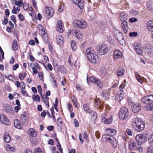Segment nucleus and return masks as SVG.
<instances>
[{
  "mask_svg": "<svg viewBox=\"0 0 153 153\" xmlns=\"http://www.w3.org/2000/svg\"><path fill=\"white\" fill-rule=\"evenodd\" d=\"M142 102L146 104L149 111H153V95H150L144 96L141 99Z\"/></svg>",
  "mask_w": 153,
  "mask_h": 153,
  "instance_id": "1",
  "label": "nucleus"
},
{
  "mask_svg": "<svg viewBox=\"0 0 153 153\" xmlns=\"http://www.w3.org/2000/svg\"><path fill=\"white\" fill-rule=\"evenodd\" d=\"M86 54L88 59L91 63H95L98 61L97 56L95 52L91 48H89L86 50Z\"/></svg>",
  "mask_w": 153,
  "mask_h": 153,
  "instance_id": "2",
  "label": "nucleus"
},
{
  "mask_svg": "<svg viewBox=\"0 0 153 153\" xmlns=\"http://www.w3.org/2000/svg\"><path fill=\"white\" fill-rule=\"evenodd\" d=\"M134 124L136 126L135 129L137 131H140L144 129L145 123L140 118H136L134 121Z\"/></svg>",
  "mask_w": 153,
  "mask_h": 153,
  "instance_id": "3",
  "label": "nucleus"
},
{
  "mask_svg": "<svg viewBox=\"0 0 153 153\" xmlns=\"http://www.w3.org/2000/svg\"><path fill=\"white\" fill-rule=\"evenodd\" d=\"M105 132L107 135H104L102 136L103 138H106L108 140H111L114 139V135L116 134V131L115 130L110 128H108L106 129Z\"/></svg>",
  "mask_w": 153,
  "mask_h": 153,
  "instance_id": "4",
  "label": "nucleus"
},
{
  "mask_svg": "<svg viewBox=\"0 0 153 153\" xmlns=\"http://www.w3.org/2000/svg\"><path fill=\"white\" fill-rule=\"evenodd\" d=\"M73 24L75 27L81 29H85L87 27L86 22L83 20H75L73 22Z\"/></svg>",
  "mask_w": 153,
  "mask_h": 153,
  "instance_id": "5",
  "label": "nucleus"
},
{
  "mask_svg": "<svg viewBox=\"0 0 153 153\" xmlns=\"http://www.w3.org/2000/svg\"><path fill=\"white\" fill-rule=\"evenodd\" d=\"M128 114L127 108L126 107H123L119 112V118L121 120L126 119L128 117Z\"/></svg>",
  "mask_w": 153,
  "mask_h": 153,
  "instance_id": "6",
  "label": "nucleus"
},
{
  "mask_svg": "<svg viewBox=\"0 0 153 153\" xmlns=\"http://www.w3.org/2000/svg\"><path fill=\"white\" fill-rule=\"evenodd\" d=\"M97 52L100 55L105 54L108 51V48L105 44L99 45L97 48Z\"/></svg>",
  "mask_w": 153,
  "mask_h": 153,
  "instance_id": "7",
  "label": "nucleus"
},
{
  "mask_svg": "<svg viewBox=\"0 0 153 153\" xmlns=\"http://www.w3.org/2000/svg\"><path fill=\"white\" fill-rule=\"evenodd\" d=\"M114 34L121 44L125 42L123 35L119 30L116 29H114Z\"/></svg>",
  "mask_w": 153,
  "mask_h": 153,
  "instance_id": "8",
  "label": "nucleus"
},
{
  "mask_svg": "<svg viewBox=\"0 0 153 153\" xmlns=\"http://www.w3.org/2000/svg\"><path fill=\"white\" fill-rule=\"evenodd\" d=\"M54 14L53 9L50 7H46L45 9L44 15L47 18L52 17Z\"/></svg>",
  "mask_w": 153,
  "mask_h": 153,
  "instance_id": "9",
  "label": "nucleus"
},
{
  "mask_svg": "<svg viewBox=\"0 0 153 153\" xmlns=\"http://www.w3.org/2000/svg\"><path fill=\"white\" fill-rule=\"evenodd\" d=\"M135 140L138 144L144 143L147 140L146 137L143 134H138L135 137Z\"/></svg>",
  "mask_w": 153,
  "mask_h": 153,
  "instance_id": "10",
  "label": "nucleus"
},
{
  "mask_svg": "<svg viewBox=\"0 0 153 153\" xmlns=\"http://www.w3.org/2000/svg\"><path fill=\"white\" fill-rule=\"evenodd\" d=\"M107 117L105 114H102L101 118L102 122L107 124L111 123L112 121L111 117L109 118H108Z\"/></svg>",
  "mask_w": 153,
  "mask_h": 153,
  "instance_id": "11",
  "label": "nucleus"
},
{
  "mask_svg": "<svg viewBox=\"0 0 153 153\" xmlns=\"http://www.w3.org/2000/svg\"><path fill=\"white\" fill-rule=\"evenodd\" d=\"M0 121L3 124L8 125L10 124V122L8 119L4 114L0 116Z\"/></svg>",
  "mask_w": 153,
  "mask_h": 153,
  "instance_id": "12",
  "label": "nucleus"
},
{
  "mask_svg": "<svg viewBox=\"0 0 153 153\" xmlns=\"http://www.w3.org/2000/svg\"><path fill=\"white\" fill-rule=\"evenodd\" d=\"M135 47H136L135 50L137 54L142 55L143 53V51L141 44L140 43H136L135 45H134Z\"/></svg>",
  "mask_w": 153,
  "mask_h": 153,
  "instance_id": "13",
  "label": "nucleus"
},
{
  "mask_svg": "<svg viewBox=\"0 0 153 153\" xmlns=\"http://www.w3.org/2000/svg\"><path fill=\"white\" fill-rule=\"evenodd\" d=\"M4 109L6 112L10 115H12L15 113L12 107L8 105L4 107Z\"/></svg>",
  "mask_w": 153,
  "mask_h": 153,
  "instance_id": "14",
  "label": "nucleus"
},
{
  "mask_svg": "<svg viewBox=\"0 0 153 153\" xmlns=\"http://www.w3.org/2000/svg\"><path fill=\"white\" fill-rule=\"evenodd\" d=\"M75 34L77 39L80 41H82L83 39L82 33L79 30L76 29L75 31Z\"/></svg>",
  "mask_w": 153,
  "mask_h": 153,
  "instance_id": "15",
  "label": "nucleus"
},
{
  "mask_svg": "<svg viewBox=\"0 0 153 153\" xmlns=\"http://www.w3.org/2000/svg\"><path fill=\"white\" fill-rule=\"evenodd\" d=\"M145 51L146 53L150 54L153 51V47L150 45L147 44L145 45Z\"/></svg>",
  "mask_w": 153,
  "mask_h": 153,
  "instance_id": "16",
  "label": "nucleus"
},
{
  "mask_svg": "<svg viewBox=\"0 0 153 153\" xmlns=\"http://www.w3.org/2000/svg\"><path fill=\"white\" fill-rule=\"evenodd\" d=\"M28 114L26 112H24L21 114L20 118L21 121L23 123H26L27 122Z\"/></svg>",
  "mask_w": 153,
  "mask_h": 153,
  "instance_id": "17",
  "label": "nucleus"
},
{
  "mask_svg": "<svg viewBox=\"0 0 153 153\" xmlns=\"http://www.w3.org/2000/svg\"><path fill=\"white\" fill-rule=\"evenodd\" d=\"M56 29L59 32H63V30L62 25V23L61 21H58L56 25Z\"/></svg>",
  "mask_w": 153,
  "mask_h": 153,
  "instance_id": "18",
  "label": "nucleus"
},
{
  "mask_svg": "<svg viewBox=\"0 0 153 153\" xmlns=\"http://www.w3.org/2000/svg\"><path fill=\"white\" fill-rule=\"evenodd\" d=\"M121 27L123 30L124 33H127L128 29V26L127 22L126 21H124L121 23Z\"/></svg>",
  "mask_w": 153,
  "mask_h": 153,
  "instance_id": "19",
  "label": "nucleus"
},
{
  "mask_svg": "<svg viewBox=\"0 0 153 153\" xmlns=\"http://www.w3.org/2000/svg\"><path fill=\"white\" fill-rule=\"evenodd\" d=\"M114 58V59L120 58L122 57V53L118 50L115 51L113 53Z\"/></svg>",
  "mask_w": 153,
  "mask_h": 153,
  "instance_id": "20",
  "label": "nucleus"
},
{
  "mask_svg": "<svg viewBox=\"0 0 153 153\" xmlns=\"http://www.w3.org/2000/svg\"><path fill=\"white\" fill-rule=\"evenodd\" d=\"M28 133V134L32 137H35L37 135V132L33 128H30L29 129Z\"/></svg>",
  "mask_w": 153,
  "mask_h": 153,
  "instance_id": "21",
  "label": "nucleus"
},
{
  "mask_svg": "<svg viewBox=\"0 0 153 153\" xmlns=\"http://www.w3.org/2000/svg\"><path fill=\"white\" fill-rule=\"evenodd\" d=\"M127 15L125 12H122L120 14L119 18L120 20L122 21H126L127 19Z\"/></svg>",
  "mask_w": 153,
  "mask_h": 153,
  "instance_id": "22",
  "label": "nucleus"
},
{
  "mask_svg": "<svg viewBox=\"0 0 153 153\" xmlns=\"http://www.w3.org/2000/svg\"><path fill=\"white\" fill-rule=\"evenodd\" d=\"M56 39L57 42L58 44L60 45L62 44L64 42L63 37L60 35H57L56 36Z\"/></svg>",
  "mask_w": 153,
  "mask_h": 153,
  "instance_id": "23",
  "label": "nucleus"
},
{
  "mask_svg": "<svg viewBox=\"0 0 153 153\" xmlns=\"http://www.w3.org/2000/svg\"><path fill=\"white\" fill-rule=\"evenodd\" d=\"M147 27L150 31H153V21L150 20L147 23Z\"/></svg>",
  "mask_w": 153,
  "mask_h": 153,
  "instance_id": "24",
  "label": "nucleus"
},
{
  "mask_svg": "<svg viewBox=\"0 0 153 153\" xmlns=\"http://www.w3.org/2000/svg\"><path fill=\"white\" fill-rule=\"evenodd\" d=\"M11 48L13 51H15L18 50V44L16 40H13V43L12 44Z\"/></svg>",
  "mask_w": 153,
  "mask_h": 153,
  "instance_id": "25",
  "label": "nucleus"
},
{
  "mask_svg": "<svg viewBox=\"0 0 153 153\" xmlns=\"http://www.w3.org/2000/svg\"><path fill=\"white\" fill-rule=\"evenodd\" d=\"M97 79L95 77L93 76H91L88 78L87 76V81L88 84H89L90 81H91L94 83H96V82L97 81Z\"/></svg>",
  "mask_w": 153,
  "mask_h": 153,
  "instance_id": "26",
  "label": "nucleus"
},
{
  "mask_svg": "<svg viewBox=\"0 0 153 153\" xmlns=\"http://www.w3.org/2000/svg\"><path fill=\"white\" fill-rule=\"evenodd\" d=\"M141 107L140 103H137L134 104V113L138 112L141 109Z\"/></svg>",
  "mask_w": 153,
  "mask_h": 153,
  "instance_id": "27",
  "label": "nucleus"
},
{
  "mask_svg": "<svg viewBox=\"0 0 153 153\" xmlns=\"http://www.w3.org/2000/svg\"><path fill=\"white\" fill-rule=\"evenodd\" d=\"M14 124L15 127L20 129L21 128V126L19 121L17 119H15L14 121Z\"/></svg>",
  "mask_w": 153,
  "mask_h": 153,
  "instance_id": "28",
  "label": "nucleus"
},
{
  "mask_svg": "<svg viewBox=\"0 0 153 153\" xmlns=\"http://www.w3.org/2000/svg\"><path fill=\"white\" fill-rule=\"evenodd\" d=\"M37 28L39 30V32L41 35H43L45 34V31L44 29V27L43 26L41 25H38Z\"/></svg>",
  "mask_w": 153,
  "mask_h": 153,
  "instance_id": "29",
  "label": "nucleus"
},
{
  "mask_svg": "<svg viewBox=\"0 0 153 153\" xmlns=\"http://www.w3.org/2000/svg\"><path fill=\"white\" fill-rule=\"evenodd\" d=\"M125 70L123 68H121L118 69L117 72V75L118 76H121L123 75Z\"/></svg>",
  "mask_w": 153,
  "mask_h": 153,
  "instance_id": "30",
  "label": "nucleus"
},
{
  "mask_svg": "<svg viewBox=\"0 0 153 153\" xmlns=\"http://www.w3.org/2000/svg\"><path fill=\"white\" fill-rule=\"evenodd\" d=\"M5 141L7 143H9L10 140V137L9 134L6 132L4 133V137Z\"/></svg>",
  "mask_w": 153,
  "mask_h": 153,
  "instance_id": "31",
  "label": "nucleus"
},
{
  "mask_svg": "<svg viewBox=\"0 0 153 153\" xmlns=\"http://www.w3.org/2000/svg\"><path fill=\"white\" fill-rule=\"evenodd\" d=\"M124 96V94L123 92H120V93H118L117 94L116 97L119 100L121 101L123 100Z\"/></svg>",
  "mask_w": 153,
  "mask_h": 153,
  "instance_id": "32",
  "label": "nucleus"
},
{
  "mask_svg": "<svg viewBox=\"0 0 153 153\" xmlns=\"http://www.w3.org/2000/svg\"><path fill=\"white\" fill-rule=\"evenodd\" d=\"M95 104L96 108H99L100 109L102 108V106H101L100 100L98 99H96L95 100Z\"/></svg>",
  "mask_w": 153,
  "mask_h": 153,
  "instance_id": "33",
  "label": "nucleus"
},
{
  "mask_svg": "<svg viewBox=\"0 0 153 153\" xmlns=\"http://www.w3.org/2000/svg\"><path fill=\"white\" fill-rule=\"evenodd\" d=\"M134 75L137 81L140 83H142L143 82V81L139 74L137 73L134 72Z\"/></svg>",
  "mask_w": 153,
  "mask_h": 153,
  "instance_id": "34",
  "label": "nucleus"
},
{
  "mask_svg": "<svg viewBox=\"0 0 153 153\" xmlns=\"http://www.w3.org/2000/svg\"><path fill=\"white\" fill-rule=\"evenodd\" d=\"M126 81L124 80V82H123L119 87V89L120 92H123L125 88V86H126Z\"/></svg>",
  "mask_w": 153,
  "mask_h": 153,
  "instance_id": "35",
  "label": "nucleus"
},
{
  "mask_svg": "<svg viewBox=\"0 0 153 153\" xmlns=\"http://www.w3.org/2000/svg\"><path fill=\"white\" fill-rule=\"evenodd\" d=\"M57 125L59 127V128L61 129L62 126V120L61 118H59L57 119Z\"/></svg>",
  "mask_w": 153,
  "mask_h": 153,
  "instance_id": "36",
  "label": "nucleus"
},
{
  "mask_svg": "<svg viewBox=\"0 0 153 153\" xmlns=\"http://www.w3.org/2000/svg\"><path fill=\"white\" fill-rule=\"evenodd\" d=\"M129 148L130 149L133 150L134 149V141L131 140L128 142Z\"/></svg>",
  "mask_w": 153,
  "mask_h": 153,
  "instance_id": "37",
  "label": "nucleus"
},
{
  "mask_svg": "<svg viewBox=\"0 0 153 153\" xmlns=\"http://www.w3.org/2000/svg\"><path fill=\"white\" fill-rule=\"evenodd\" d=\"M76 43L75 41L72 40L71 42V45L72 49L74 51H75L76 49Z\"/></svg>",
  "mask_w": 153,
  "mask_h": 153,
  "instance_id": "38",
  "label": "nucleus"
},
{
  "mask_svg": "<svg viewBox=\"0 0 153 153\" xmlns=\"http://www.w3.org/2000/svg\"><path fill=\"white\" fill-rule=\"evenodd\" d=\"M147 6L148 9L150 10H153L152 2L151 1H148L147 4Z\"/></svg>",
  "mask_w": 153,
  "mask_h": 153,
  "instance_id": "39",
  "label": "nucleus"
},
{
  "mask_svg": "<svg viewBox=\"0 0 153 153\" xmlns=\"http://www.w3.org/2000/svg\"><path fill=\"white\" fill-rule=\"evenodd\" d=\"M34 153H44L43 150L39 147H37L34 149Z\"/></svg>",
  "mask_w": 153,
  "mask_h": 153,
  "instance_id": "40",
  "label": "nucleus"
},
{
  "mask_svg": "<svg viewBox=\"0 0 153 153\" xmlns=\"http://www.w3.org/2000/svg\"><path fill=\"white\" fill-rule=\"evenodd\" d=\"M4 53L2 49L0 46V60L2 61L4 58Z\"/></svg>",
  "mask_w": 153,
  "mask_h": 153,
  "instance_id": "41",
  "label": "nucleus"
},
{
  "mask_svg": "<svg viewBox=\"0 0 153 153\" xmlns=\"http://www.w3.org/2000/svg\"><path fill=\"white\" fill-rule=\"evenodd\" d=\"M59 69L60 72L63 74H64L66 73L65 69L63 65H60L59 67Z\"/></svg>",
  "mask_w": 153,
  "mask_h": 153,
  "instance_id": "42",
  "label": "nucleus"
},
{
  "mask_svg": "<svg viewBox=\"0 0 153 153\" xmlns=\"http://www.w3.org/2000/svg\"><path fill=\"white\" fill-rule=\"evenodd\" d=\"M148 141L150 145H153V133L149 137Z\"/></svg>",
  "mask_w": 153,
  "mask_h": 153,
  "instance_id": "43",
  "label": "nucleus"
},
{
  "mask_svg": "<svg viewBox=\"0 0 153 153\" xmlns=\"http://www.w3.org/2000/svg\"><path fill=\"white\" fill-rule=\"evenodd\" d=\"M95 84H97L100 88H101L103 87L102 82L100 79H97Z\"/></svg>",
  "mask_w": 153,
  "mask_h": 153,
  "instance_id": "44",
  "label": "nucleus"
},
{
  "mask_svg": "<svg viewBox=\"0 0 153 153\" xmlns=\"http://www.w3.org/2000/svg\"><path fill=\"white\" fill-rule=\"evenodd\" d=\"M128 101L129 105L131 106L132 108H134V105L133 102L131 100V98L128 97Z\"/></svg>",
  "mask_w": 153,
  "mask_h": 153,
  "instance_id": "45",
  "label": "nucleus"
},
{
  "mask_svg": "<svg viewBox=\"0 0 153 153\" xmlns=\"http://www.w3.org/2000/svg\"><path fill=\"white\" fill-rule=\"evenodd\" d=\"M72 1L74 3L78 5L79 6L81 5V2L83 1V0H72Z\"/></svg>",
  "mask_w": 153,
  "mask_h": 153,
  "instance_id": "46",
  "label": "nucleus"
},
{
  "mask_svg": "<svg viewBox=\"0 0 153 153\" xmlns=\"http://www.w3.org/2000/svg\"><path fill=\"white\" fill-rule=\"evenodd\" d=\"M83 108L84 110L88 113L89 112L90 110L88 105L87 104H85L83 106Z\"/></svg>",
  "mask_w": 153,
  "mask_h": 153,
  "instance_id": "47",
  "label": "nucleus"
},
{
  "mask_svg": "<svg viewBox=\"0 0 153 153\" xmlns=\"http://www.w3.org/2000/svg\"><path fill=\"white\" fill-rule=\"evenodd\" d=\"M42 36V39H43L44 42H46L48 40V35L46 34V32H45V33L44 35H41Z\"/></svg>",
  "mask_w": 153,
  "mask_h": 153,
  "instance_id": "48",
  "label": "nucleus"
},
{
  "mask_svg": "<svg viewBox=\"0 0 153 153\" xmlns=\"http://www.w3.org/2000/svg\"><path fill=\"white\" fill-rule=\"evenodd\" d=\"M23 2L22 0H19L15 2V5L18 6L19 7H21L23 4Z\"/></svg>",
  "mask_w": 153,
  "mask_h": 153,
  "instance_id": "49",
  "label": "nucleus"
},
{
  "mask_svg": "<svg viewBox=\"0 0 153 153\" xmlns=\"http://www.w3.org/2000/svg\"><path fill=\"white\" fill-rule=\"evenodd\" d=\"M34 95H33V97H32L34 101H38L39 102L40 101V98L38 95H36L34 96Z\"/></svg>",
  "mask_w": 153,
  "mask_h": 153,
  "instance_id": "50",
  "label": "nucleus"
},
{
  "mask_svg": "<svg viewBox=\"0 0 153 153\" xmlns=\"http://www.w3.org/2000/svg\"><path fill=\"white\" fill-rule=\"evenodd\" d=\"M89 15L91 19L95 18L96 15L95 13L93 11H91L89 13Z\"/></svg>",
  "mask_w": 153,
  "mask_h": 153,
  "instance_id": "51",
  "label": "nucleus"
},
{
  "mask_svg": "<svg viewBox=\"0 0 153 153\" xmlns=\"http://www.w3.org/2000/svg\"><path fill=\"white\" fill-rule=\"evenodd\" d=\"M102 96L103 98L105 100H107V98L108 97V94L106 92L103 93L102 94Z\"/></svg>",
  "mask_w": 153,
  "mask_h": 153,
  "instance_id": "52",
  "label": "nucleus"
},
{
  "mask_svg": "<svg viewBox=\"0 0 153 153\" xmlns=\"http://www.w3.org/2000/svg\"><path fill=\"white\" fill-rule=\"evenodd\" d=\"M32 2L33 4V7H34V8L36 10H37L38 9V7L36 5L37 3L36 1L35 0H32Z\"/></svg>",
  "mask_w": 153,
  "mask_h": 153,
  "instance_id": "53",
  "label": "nucleus"
},
{
  "mask_svg": "<svg viewBox=\"0 0 153 153\" xmlns=\"http://www.w3.org/2000/svg\"><path fill=\"white\" fill-rule=\"evenodd\" d=\"M83 138L84 139H85L86 140H87L88 138V136L87 135V132L85 131H84V133L83 134Z\"/></svg>",
  "mask_w": 153,
  "mask_h": 153,
  "instance_id": "54",
  "label": "nucleus"
},
{
  "mask_svg": "<svg viewBox=\"0 0 153 153\" xmlns=\"http://www.w3.org/2000/svg\"><path fill=\"white\" fill-rule=\"evenodd\" d=\"M8 22V19L7 17L4 16V21L3 22L2 24L3 25H6Z\"/></svg>",
  "mask_w": 153,
  "mask_h": 153,
  "instance_id": "55",
  "label": "nucleus"
},
{
  "mask_svg": "<svg viewBox=\"0 0 153 153\" xmlns=\"http://www.w3.org/2000/svg\"><path fill=\"white\" fill-rule=\"evenodd\" d=\"M37 89L39 93L41 94H42V90L41 87L40 85H38L37 86Z\"/></svg>",
  "mask_w": 153,
  "mask_h": 153,
  "instance_id": "56",
  "label": "nucleus"
},
{
  "mask_svg": "<svg viewBox=\"0 0 153 153\" xmlns=\"http://www.w3.org/2000/svg\"><path fill=\"white\" fill-rule=\"evenodd\" d=\"M11 20L15 24L16 23V16L14 15H12L10 17Z\"/></svg>",
  "mask_w": 153,
  "mask_h": 153,
  "instance_id": "57",
  "label": "nucleus"
},
{
  "mask_svg": "<svg viewBox=\"0 0 153 153\" xmlns=\"http://www.w3.org/2000/svg\"><path fill=\"white\" fill-rule=\"evenodd\" d=\"M5 88L9 92L11 91L12 90L11 88L9 85H6Z\"/></svg>",
  "mask_w": 153,
  "mask_h": 153,
  "instance_id": "58",
  "label": "nucleus"
},
{
  "mask_svg": "<svg viewBox=\"0 0 153 153\" xmlns=\"http://www.w3.org/2000/svg\"><path fill=\"white\" fill-rule=\"evenodd\" d=\"M88 113H89L91 114V115H92L93 117H96V113L93 111H90L89 112H88Z\"/></svg>",
  "mask_w": 153,
  "mask_h": 153,
  "instance_id": "59",
  "label": "nucleus"
},
{
  "mask_svg": "<svg viewBox=\"0 0 153 153\" xmlns=\"http://www.w3.org/2000/svg\"><path fill=\"white\" fill-rule=\"evenodd\" d=\"M21 21H23L25 19L24 16L22 14H19L18 15Z\"/></svg>",
  "mask_w": 153,
  "mask_h": 153,
  "instance_id": "60",
  "label": "nucleus"
},
{
  "mask_svg": "<svg viewBox=\"0 0 153 153\" xmlns=\"http://www.w3.org/2000/svg\"><path fill=\"white\" fill-rule=\"evenodd\" d=\"M23 7L24 9L28 12L29 11V9L28 8V7L26 4L24 3L23 4Z\"/></svg>",
  "mask_w": 153,
  "mask_h": 153,
  "instance_id": "61",
  "label": "nucleus"
},
{
  "mask_svg": "<svg viewBox=\"0 0 153 153\" xmlns=\"http://www.w3.org/2000/svg\"><path fill=\"white\" fill-rule=\"evenodd\" d=\"M126 132L128 135L131 136L132 135V134L129 129H127L126 130Z\"/></svg>",
  "mask_w": 153,
  "mask_h": 153,
  "instance_id": "62",
  "label": "nucleus"
},
{
  "mask_svg": "<svg viewBox=\"0 0 153 153\" xmlns=\"http://www.w3.org/2000/svg\"><path fill=\"white\" fill-rule=\"evenodd\" d=\"M48 143L51 145H53L54 144V141L52 139H50L48 141Z\"/></svg>",
  "mask_w": 153,
  "mask_h": 153,
  "instance_id": "63",
  "label": "nucleus"
},
{
  "mask_svg": "<svg viewBox=\"0 0 153 153\" xmlns=\"http://www.w3.org/2000/svg\"><path fill=\"white\" fill-rule=\"evenodd\" d=\"M23 153H33L31 150L30 149H27Z\"/></svg>",
  "mask_w": 153,
  "mask_h": 153,
  "instance_id": "64",
  "label": "nucleus"
}]
</instances>
